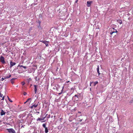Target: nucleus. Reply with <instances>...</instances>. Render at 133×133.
<instances>
[{
	"label": "nucleus",
	"instance_id": "f257e3e1",
	"mask_svg": "<svg viewBox=\"0 0 133 133\" xmlns=\"http://www.w3.org/2000/svg\"><path fill=\"white\" fill-rule=\"evenodd\" d=\"M8 131L10 133H16L15 130L12 128L7 129Z\"/></svg>",
	"mask_w": 133,
	"mask_h": 133
},
{
	"label": "nucleus",
	"instance_id": "f03ea898",
	"mask_svg": "<svg viewBox=\"0 0 133 133\" xmlns=\"http://www.w3.org/2000/svg\"><path fill=\"white\" fill-rule=\"evenodd\" d=\"M0 60L2 63L4 64L5 63V59L3 57L1 56L0 57Z\"/></svg>",
	"mask_w": 133,
	"mask_h": 133
},
{
	"label": "nucleus",
	"instance_id": "7ed1b4c3",
	"mask_svg": "<svg viewBox=\"0 0 133 133\" xmlns=\"http://www.w3.org/2000/svg\"><path fill=\"white\" fill-rule=\"evenodd\" d=\"M117 32V31L114 28H112L111 29V32L110 33V34L112 35L114 33Z\"/></svg>",
	"mask_w": 133,
	"mask_h": 133
},
{
	"label": "nucleus",
	"instance_id": "20e7f679",
	"mask_svg": "<svg viewBox=\"0 0 133 133\" xmlns=\"http://www.w3.org/2000/svg\"><path fill=\"white\" fill-rule=\"evenodd\" d=\"M38 105V104H36L35 103H34L32 104V105L30 107L31 109H33L35 108Z\"/></svg>",
	"mask_w": 133,
	"mask_h": 133
},
{
	"label": "nucleus",
	"instance_id": "39448f33",
	"mask_svg": "<svg viewBox=\"0 0 133 133\" xmlns=\"http://www.w3.org/2000/svg\"><path fill=\"white\" fill-rule=\"evenodd\" d=\"M34 90L35 94H36L37 92L38 86L37 85H34Z\"/></svg>",
	"mask_w": 133,
	"mask_h": 133
},
{
	"label": "nucleus",
	"instance_id": "423d86ee",
	"mask_svg": "<svg viewBox=\"0 0 133 133\" xmlns=\"http://www.w3.org/2000/svg\"><path fill=\"white\" fill-rule=\"evenodd\" d=\"M92 3V2L91 1H87V6L88 7H89L90 6L91 4Z\"/></svg>",
	"mask_w": 133,
	"mask_h": 133
},
{
	"label": "nucleus",
	"instance_id": "0eeeda50",
	"mask_svg": "<svg viewBox=\"0 0 133 133\" xmlns=\"http://www.w3.org/2000/svg\"><path fill=\"white\" fill-rule=\"evenodd\" d=\"M10 67H11L15 65L16 63L15 62H12L11 61L10 62Z\"/></svg>",
	"mask_w": 133,
	"mask_h": 133
},
{
	"label": "nucleus",
	"instance_id": "6e6552de",
	"mask_svg": "<svg viewBox=\"0 0 133 133\" xmlns=\"http://www.w3.org/2000/svg\"><path fill=\"white\" fill-rule=\"evenodd\" d=\"M75 98V100L76 101H77L79 100V98L77 95H75L74 97H73V98Z\"/></svg>",
	"mask_w": 133,
	"mask_h": 133
},
{
	"label": "nucleus",
	"instance_id": "1a4fd4ad",
	"mask_svg": "<svg viewBox=\"0 0 133 133\" xmlns=\"http://www.w3.org/2000/svg\"><path fill=\"white\" fill-rule=\"evenodd\" d=\"M11 76V75L10 74H9L8 75H6L5 76V78H9Z\"/></svg>",
	"mask_w": 133,
	"mask_h": 133
},
{
	"label": "nucleus",
	"instance_id": "9d476101",
	"mask_svg": "<svg viewBox=\"0 0 133 133\" xmlns=\"http://www.w3.org/2000/svg\"><path fill=\"white\" fill-rule=\"evenodd\" d=\"M5 112L3 110H1V115L2 116L5 114Z\"/></svg>",
	"mask_w": 133,
	"mask_h": 133
},
{
	"label": "nucleus",
	"instance_id": "9b49d317",
	"mask_svg": "<svg viewBox=\"0 0 133 133\" xmlns=\"http://www.w3.org/2000/svg\"><path fill=\"white\" fill-rule=\"evenodd\" d=\"M97 71L98 73V75L99 76L100 74L99 71V65L97 66Z\"/></svg>",
	"mask_w": 133,
	"mask_h": 133
},
{
	"label": "nucleus",
	"instance_id": "f8f14e48",
	"mask_svg": "<svg viewBox=\"0 0 133 133\" xmlns=\"http://www.w3.org/2000/svg\"><path fill=\"white\" fill-rule=\"evenodd\" d=\"M16 79V78H13L11 79V82L12 84H13L14 83V80Z\"/></svg>",
	"mask_w": 133,
	"mask_h": 133
},
{
	"label": "nucleus",
	"instance_id": "ddd939ff",
	"mask_svg": "<svg viewBox=\"0 0 133 133\" xmlns=\"http://www.w3.org/2000/svg\"><path fill=\"white\" fill-rule=\"evenodd\" d=\"M49 43V41H46V42H45L44 44H45V45L46 46H49L48 44Z\"/></svg>",
	"mask_w": 133,
	"mask_h": 133
},
{
	"label": "nucleus",
	"instance_id": "4468645a",
	"mask_svg": "<svg viewBox=\"0 0 133 133\" xmlns=\"http://www.w3.org/2000/svg\"><path fill=\"white\" fill-rule=\"evenodd\" d=\"M117 22L120 24L122 23V21L121 20H117Z\"/></svg>",
	"mask_w": 133,
	"mask_h": 133
},
{
	"label": "nucleus",
	"instance_id": "2eb2a0df",
	"mask_svg": "<svg viewBox=\"0 0 133 133\" xmlns=\"http://www.w3.org/2000/svg\"><path fill=\"white\" fill-rule=\"evenodd\" d=\"M48 132V130L47 128H45V133H47Z\"/></svg>",
	"mask_w": 133,
	"mask_h": 133
},
{
	"label": "nucleus",
	"instance_id": "dca6fc26",
	"mask_svg": "<svg viewBox=\"0 0 133 133\" xmlns=\"http://www.w3.org/2000/svg\"><path fill=\"white\" fill-rule=\"evenodd\" d=\"M46 123H44L42 125V126L44 128H46Z\"/></svg>",
	"mask_w": 133,
	"mask_h": 133
},
{
	"label": "nucleus",
	"instance_id": "f3484780",
	"mask_svg": "<svg viewBox=\"0 0 133 133\" xmlns=\"http://www.w3.org/2000/svg\"><path fill=\"white\" fill-rule=\"evenodd\" d=\"M42 118H38L37 119V121H42Z\"/></svg>",
	"mask_w": 133,
	"mask_h": 133
},
{
	"label": "nucleus",
	"instance_id": "a211bd4d",
	"mask_svg": "<svg viewBox=\"0 0 133 133\" xmlns=\"http://www.w3.org/2000/svg\"><path fill=\"white\" fill-rule=\"evenodd\" d=\"M38 23L39 24V25L38 26V27H39L40 26V23H41V22L39 21H38Z\"/></svg>",
	"mask_w": 133,
	"mask_h": 133
},
{
	"label": "nucleus",
	"instance_id": "6ab92c4d",
	"mask_svg": "<svg viewBox=\"0 0 133 133\" xmlns=\"http://www.w3.org/2000/svg\"><path fill=\"white\" fill-rule=\"evenodd\" d=\"M8 99L9 101L11 102H12V101L11 100V99L8 96H7Z\"/></svg>",
	"mask_w": 133,
	"mask_h": 133
},
{
	"label": "nucleus",
	"instance_id": "aec40b11",
	"mask_svg": "<svg viewBox=\"0 0 133 133\" xmlns=\"http://www.w3.org/2000/svg\"><path fill=\"white\" fill-rule=\"evenodd\" d=\"M98 82L97 81L95 82H94V86H95L96 84H98Z\"/></svg>",
	"mask_w": 133,
	"mask_h": 133
},
{
	"label": "nucleus",
	"instance_id": "412c9836",
	"mask_svg": "<svg viewBox=\"0 0 133 133\" xmlns=\"http://www.w3.org/2000/svg\"><path fill=\"white\" fill-rule=\"evenodd\" d=\"M5 76H4V78L3 77L0 80V81H3L4 79H5Z\"/></svg>",
	"mask_w": 133,
	"mask_h": 133
},
{
	"label": "nucleus",
	"instance_id": "4be33fe9",
	"mask_svg": "<svg viewBox=\"0 0 133 133\" xmlns=\"http://www.w3.org/2000/svg\"><path fill=\"white\" fill-rule=\"evenodd\" d=\"M46 41H40V42H41L42 43H44V44H45V43L46 42Z\"/></svg>",
	"mask_w": 133,
	"mask_h": 133
},
{
	"label": "nucleus",
	"instance_id": "5701e85b",
	"mask_svg": "<svg viewBox=\"0 0 133 133\" xmlns=\"http://www.w3.org/2000/svg\"><path fill=\"white\" fill-rule=\"evenodd\" d=\"M21 84L22 85H24L25 84V83L24 82H21Z\"/></svg>",
	"mask_w": 133,
	"mask_h": 133
},
{
	"label": "nucleus",
	"instance_id": "b1692460",
	"mask_svg": "<svg viewBox=\"0 0 133 133\" xmlns=\"http://www.w3.org/2000/svg\"><path fill=\"white\" fill-rule=\"evenodd\" d=\"M47 115H48V114H47L46 115V116H45V117H43V118H42V120H44V119H45V117H46V116H47Z\"/></svg>",
	"mask_w": 133,
	"mask_h": 133
},
{
	"label": "nucleus",
	"instance_id": "393cba45",
	"mask_svg": "<svg viewBox=\"0 0 133 133\" xmlns=\"http://www.w3.org/2000/svg\"><path fill=\"white\" fill-rule=\"evenodd\" d=\"M3 95L1 93V92H0V97H2Z\"/></svg>",
	"mask_w": 133,
	"mask_h": 133
},
{
	"label": "nucleus",
	"instance_id": "a878e982",
	"mask_svg": "<svg viewBox=\"0 0 133 133\" xmlns=\"http://www.w3.org/2000/svg\"><path fill=\"white\" fill-rule=\"evenodd\" d=\"M30 100H31V98H29L26 101V102H28L29 101H30Z\"/></svg>",
	"mask_w": 133,
	"mask_h": 133
},
{
	"label": "nucleus",
	"instance_id": "bb28decb",
	"mask_svg": "<svg viewBox=\"0 0 133 133\" xmlns=\"http://www.w3.org/2000/svg\"><path fill=\"white\" fill-rule=\"evenodd\" d=\"M19 66L20 68H21V67H23V66L22 65H18V66Z\"/></svg>",
	"mask_w": 133,
	"mask_h": 133
},
{
	"label": "nucleus",
	"instance_id": "cd10ccee",
	"mask_svg": "<svg viewBox=\"0 0 133 133\" xmlns=\"http://www.w3.org/2000/svg\"><path fill=\"white\" fill-rule=\"evenodd\" d=\"M27 93L26 92H24L23 94L24 95H27Z\"/></svg>",
	"mask_w": 133,
	"mask_h": 133
},
{
	"label": "nucleus",
	"instance_id": "c85d7f7f",
	"mask_svg": "<svg viewBox=\"0 0 133 133\" xmlns=\"http://www.w3.org/2000/svg\"><path fill=\"white\" fill-rule=\"evenodd\" d=\"M23 68L25 69H26L27 68V67L26 66H23Z\"/></svg>",
	"mask_w": 133,
	"mask_h": 133
},
{
	"label": "nucleus",
	"instance_id": "c756f323",
	"mask_svg": "<svg viewBox=\"0 0 133 133\" xmlns=\"http://www.w3.org/2000/svg\"><path fill=\"white\" fill-rule=\"evenodd\" d=\"M93 83V82H90V86H91V84Z\"/></svg>",
	"mask_w": 133,
	"mask_h": 133
},
{
	"label": "nucleus",
	"instance_id": "7c9ffc66",
	"mask_svg": "<svg viewBox=\"0 0 133 133\" xmlns=\"http://www.w3.org/2000/svg\"><path fill=\"white\" fill-rule=\"evenodd\" d=\"M63 89H62V90H61V92H62V93H63Z\"/></svg>",
	"mask_w": 133,
	"mask_h": 133
},
{
	"label": "nucleus",
	"instance_id": "2f4dec72",
	"mask_svg": "<svg viewBox=\"0 0 133 133\" xmlns=\"http://www.w3.org/2000/svg\"><path fill=\"white\" fill-rule=\"evenodd\" d=\"M4 96L2 97V98L1 100H4Z\"/></svg>",
	"mask_w": 133,
	"mask_h": 133
},
{
	"label": "nucleus",
	"instance_id": "473e14b6",
	"mask_svg": "<svg viewBox=\"0 0 133 133\" xmlns=\"http://www.w3.org/2000/svg\"><path fill=\"white\" fill-rule=\"evenodd\" d=\"M50 117V115H49V116L47 117V118H49Z\"/></svg>",
	"mask_w": 133,
	"mask_h": 133
},
{
	"label": "nucleus",
	"instance_id": "72a5a7b5",
	"mask_svg": "<svg viewBox=\"0 0 133 133\" xmlns=\"http://www.w3.org/2000/svg\"><path fill=\"white\" fill-rule=\"evenodd\" d=\"M62 94V92H60V93H59V95H60V94Z\"/></svg>",
	"mask_w": 133,
	"mask_h": 133
},
{
	"label": "nucleus",
	"instance_id": "f704fd0d",
	"mask_svg": "<svg viewBox=\"0 0 133 133\" xmlns=\"http://www.w3.org/2000/svg\"><path fill=\"white\" fill-rule=\"evenodd\" d=\"M78 0H76L75 1L76 3H77V2H78Z\"/></svg>",
	"mask_w": 133,
	"mask_h": 133
},
{
	"label": "nucleus",
	"instance_id": "c9c22d12",
	"mask_svg": "<svg viewBox=\"0 0 133 133\" xmlns=\"http://www.w3.org/2000/svg\"><path fill=\"white\" fill-rule=\"evenodd\" d=\"M45 122V121H41V122Z\"/></svg>",
	"mask_w": 133,
	"mask_h": 133
},
{
	"label": "nucleus",
	"instance_id": "e433bc0d",
	"mask_svg": "<svg viewBox=\"0 0 133 133\" xmlns=\"http://www.w3.org/2000/svg\"><path fill=\"white\" fill-rule=\"evenodd\" d=\"M69 82V81H67L66 82L68 83Z\"/></svg>",
	"mask_w": 133,
	"mask_h": 133
},
{
	"label": "nucleus",
	"instance_id": "4c0bfd02",
	"mask_svg": "<svg viewBox=\"0 0 133 133\" xmlns=\"http://www.w3.org/2000/svg\"><path fill=\"white\" fill-rule=\"evenodd\" d=\"M78 113H81V112L79 111V112H78Z\"/></svg>",
	"mask_w": 133,
	"mask_h": 133
},
{
	"label": "nucleus",
	"instance_id": "58836bf2",
	"mask_svg": "<svg viewBox=\"0 0 133 133\" xmlns=\"http://www.w3.org/2000/svg\"><path fill=\"white\" fill-rule=\"evenodd\" d=\"M82 119H81V120H80V122H81V121H82Z\"/></svg>",
	"mask_w": 133,
	"mask_h": 133
},
{
	"label": "nucleus",
	"instance_id": "ea45409f",
	"mask_svg": "<svg viewBox=\"0 0 133 133\" xmlns=\"http://www.w3.org/2000/svg\"><path fill=\"white\" fill-rule=\"evenodd\" d=\"M26 102H26H24V103H25L26 102Z\"/></svg>",
	"mask_w": 133,
	"mask_h": 133
},
{
	"label": "nucleus",
	"instance_id": "a19ab883",
	"mask_svg": "<svg viewBox=\"0 0 133 133\" xmlns=\"http://www.w3.org/2000/svg\"><path fill=\"white\" fill-rule=\"evenodd\" d=\"M23 127V125H22V126H21V127Z\"/></svg>",
	"mask_w": 133,
	"mask_h": 133
},
{
	"label": "nucleus",
	"instance_id": "79ce46f5",
	"mask_svg": "<svg viewBox=\"0 0 133 133\" xmlns=\"http://www.w3.org/2000/svg\"><path fill=\"white\" fill-rule=\"evenodd\" d=\"M96 133H97V132Z\"/></svg>",
	"mask_w": 133,
	"mask_h": 133
},
{
	"label": "nucleus",
	"instance_id": "37998d69",
	"mask_svg": "<svg viewBox=\"0 0 133 133\" xmlns=\"http://www.w3.org/2000/svg\"><path fill=\"white\" fill-rule=\"evenodd\" d=\"M1 122V121H0V122Z\"/></svg>",
	"mask_w": 133,
	"mask_h": 133
}]
</instances>
